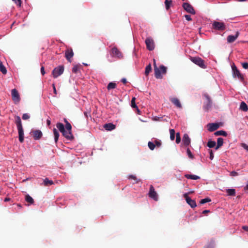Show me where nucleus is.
I'll return each mask as SVG.
<instances>
[{"label":"nucleus","instance_id":"bb28decb","mask_svg":"<svg viewBox=\"0 0 248 248\" xmlns=\"http://www.w3.org/2000/svg\"><path fill=\"white\" fill-rule=\"evenodd\" d=\"M226 192L228 196H235L236 194L235 189L234 188L227 189Z\"/></svg>","mask_w":248,"mask_h":248},{"label":"nucleus","instance_id":"393cba45","mask_svg":"<svg viewBox=\"0 0 248 248\" xmlns=\"http://www.w3.org/2000/svg\"><path fill=\"white\" fill-rule=\"evenodd\" d=\"M53 184H54V183H53V181L49 180L48 178H46L45 179H44L43 180V184L45 186H50V185H53Z\"/></svg>","mask_w":248,"mask_h":248},{"label":"nucleus","instance_id":"473e14b6","mask_svg":"<svg viewBox=\"0 0 248 248\" xmlns=\"http://www.w3.org/2000/svg\"><path fill=\"white\" fill-rule=\"evenodd\" d=\"M172 0H166L165 1V7L166 10H169L172 4Z\"/></svg>","mask_w":248,"mask_h":248},{"label":"nucleus","instance_id":"bf43d9fd","mask_svg":"<svg viewBox=\"0 0 248 248\" xmlns=\"http://www.w3.org/2000/svg\"><path fill=\"white\" fill-rule=\"evenodd\" d=\"M209 212H210V210H205L202 211V213L203 214H206V213H209Z\"/></svg>","mask_w":248,"mask_h":248},{"label":"nucleus","instance_id":"c9c22d12","mask_svg":"<svg viewBox=\"0 0 248 248\" xmlns=\"http://www.w3.org/2000/svg\"><path fill=\"white\" fill-rule=\"evenodd\" d=\"M170 139L171 140H173L175 139V130L173 129L170 130Z\"/></svg>","mask_w":248,"mask_h":248},{"label":"nucleus","instance_id":"f3484780","mask_svg":"<svg viewBox=\"0 0 248 248\" xmlns=\"http://www.w3.org/2000/svg\"><path fill=\"white\" fill-rule=\"evenodd\" d=\"M190 139L187 134H185L182 139V142L185 146H187L190 144Z\"/></svg>","mask_w":248,"mask_h":248},{"label":"nucleus","instance_id":"de8ad7c7","mask_svg":"<svg viewBox=\"0 0 248 248\" xmlns=\"http://www.w3.org/2000/svg\"><path fill=\"white\" fill-rule=\"evenodd\" d=\"M230 175L231 176L234 177V176H238L239 175V174L237 172H236L235 171H232L230 172Z\"/></svg>","mask_w":248,"mask_h":248},{"label":"nucleus","instance_id":"aec40b11","mask_svg":"<svg viewBox=\"0 0 248 248\" xmlns=\"http://www.w3.org/2000/svg\"><path fill=\"white\" fill-rule=\"evenodd\" d=\"M238 32L235 35H230L227 37V42L228 43H232L238 37Z\"/></svg>","mask_w":248,"mask_h":248},{"label":"nucleus","instance_id":"8fccbe9b","mask_svg":"<svg viewBox=\"0 0 248 248\" xmlns=\"http://www.w3.org/2000/svg\"><path fill=\"white\" fill-rule=\"evenodd\" d=\"M13 1L15 2L16 4L18 6H21V0H12Z\"/></svg>","mask_w":248,"mask_h":248},{"label":"nucleus","instance_id":"7ed1b4c3","mask_svg":"<svg viewBox=\"0 0 248 248\" xmlns=\"http://www.w3.org/2000/svg\"><path fill=\"white\" fill-rule=\"evenodd\" d=\"M154 65L155 66V75L156 78L161 79L162 78V74H165L167 72V68L165 66L161 65L159 68L157 67L155 61L154 60Z\"/></svg>","mask_w":248,"mask_h":248},{"label":"nucleus","instance_id":"7c9ffc66","mask_svg":"<svg viewBox=\"0 0 248 248\" xmlns=\"http://www.w3.org/2000/svg\"><path fill=\"white\" fill-rule=\"evenodd\" d=\"M25 200L27 202H29L30 204H32L34 202V200L28 194L26 196Z\"/></svg>","mask_w":248,"mask_h":248},{"label":"nucleus","instance_id":"0e129e2a","mask_svg":"<svg viewBox=\"0 0 248 248\" xmlns=\"http://www.w3.org/2000/svg\"><path fill=\"white\" fill-rule=\"evenodd\" d=\"M84 114L86 117H88V113L87 112H84Z\"/></svg>","mask_w":248,"mask_h":248},{"label":"nucleus","instance_id":"603ef678","mask_svg":"<svg viewBox=\"0 0 248 248\" xmlns=\"http://www.w3.org/2000/svg\"><path fill=\"white\" fill-rule=\"evenodd\" d=\"M185 17L186 18V19L187 21H191L192 20L191 16L189 15H185Z\"/></svg>","mask_w":248,"mask_h":248},{"label":"nucleus","instance_id":"2f4dec72","mask_svg":"<svg viewBox=\"0 0 248 248\" xmlns=\"http://www.w3.org/2000/svg\"><path fill=\"white\" fill-rule=\"evenodd\" d=\"M152 70V66L151 64H149L145 67V74L146 75H148L150 72Z\"/></svg>","mask_w":248,"mask_h":248},{"label":"nucleus","instance_id":"a19ab883","mask_svg":"<svg viewBox=\"0 0 248 248\" xmlns=\"http://www.w3.org/2000/svg\"><path fill=\"white\" fill-rule=\"evenodd\" d=\"M186 153H187L188 156L190 158H191V159L194 158V155L192 154V153H191V152L190 151V149L188 148H187V149H186Z\"/></svg>","mask_w":248,"mask_h":248},{"label":"nucleus","instance_id":"c85d7f7f","mask_svg":"<svg viewBox=\"0 0 248 248\" xmlns=\"http://www.w3.org/2000/svg\"><path fill=\"white\" fill-rule=\"evenodd\" d=\"M214 135L216 136L221 135L226 137L227 136V133L224 130H219L215 132Z\"/></svg>","mask_w":248,"mask_h":248},{"label":"nucleus","instance_id":"1a4fd4ad","mask_svg":"<svg viewBox=\"0 0 248 248\" xmlns=\"http://www.w3.org/2000/svg\"><path fill=\"white\" fill-rule=\"evenodd\" d=\"M232 76L233 78L237 77L239 79H240L241 81L244 80V77L241 74L239 70L237 68L235 65H233L232 66Z\"/></svg>","mask_w":248,"mask_h":248},{"label":"nucleus","instance_id":"f03ea898","mask_svg":"<svg viewBox=\"0 0 248 248\" xmlns=\"http://www.w3.org/2000/svg\"><path fill=\"white\" fill-rule=\"evenodd\" d=\"M56 127L62 133L63 136H64L67 140H72L74 139V137L72 133L67 132L63 124L61 123H58L56 124Z\"/></svg>","mask_w":248,"mask_h":248},{"label":"nucleus","instance_id":"49530a36","mask_svg":"<svg viewBox=\"0 0 248 248\" xmlns=\"http://www.w3.org/2000/svg\"><path fill=\"white\" fill-rule=\"evenodd\" d=\"M78 70V65H75L72 68V71L74 73H77Z\"/></svg>","mask_w":248,"mask_h":248},{"label":"nucleus","instance_id":"b1692460","mask_svg":"<svg viewBox=\"0 0 248 248\" xmlns=\"http://www.w3.org/2000/svg\"><path fill=\"white\" fill-rule=\"evenodd\" d=\"M185 176L186 178L191 180H197L200 178V177L199 176L194 174H186L185 175Z\"/></svg>","mask_w":248,"mask_h":248},{"label":"nucleus","instance_id":"864d4df0","mask_svg":"<svg viewBox=\"0 0 248 248\" xmlns=\"http://www.w3.org/2000/svg\"><path fill=\"white\" fill-rule=\"evenodd\" d=\"M41 73L42 75H44L45 74V68L44 66H42L41 68Z\"/></svg>","mask_w":248,"mask_h":248},{"label":"nucleus","instance_id":"a878e982","mask_svg":"<svg viewBox=\"0 0 248 248\" xmlns=\"http://www.w3.org/2000/svg\"><path fill=\"white\" fill-rule=\"evenodd\" d=\"M223 144V139L222 138H218L217 139V145L215 147V150H217Z\"/></svg>","mask_w":248,"mask_h":248},{"label":"nucleus","instance_id":"c03bdc74","mask_svg":"<svg viewBox=\"0 0 248 248\" xmlns=\"http://www.w3.org/2000/svg\"><path fill=\"white\" fill-rule=\"evenodd\" d=\"M241 146L243 149H244L245 150H246L247 152H248V145L247 144L245 143H242L241 144Z\"/></svg>","mask_w":248,"mask_h":248},{"label":"nucleus","instance_id":"e2e57ef3","mask_svg":"<svg viewBox=\"0 0 248 248\" xmlns=\"http://www.w3.org/2000/svg\"><path fill=\"white\" fill-rule=\"evenodd\" d=\"M10 200V198H6L4 199V202H8V201H9Z\"/></svg>","mask_w":248,"mask_h":248},{"label":"nucleus","instance_id":"20e7f679","mask_svg":"<svg viewBox=\"0 0 248 248\" xmlns=\"http://www.w3.org/2000/svg\"><path fill=\"white\" fill-rule=\"evenodd\" d=\"M110 55L112 57L118 60H121L124 58L122 52L115 46L112 47L110 50Z\"/></svg>","mask_w":248,"mask_h":248},{"label":"nucleus","instance_id":"72a5a7b5","mask_svg":"<svg viewBox=\"0 0 248 248\" xmlns=\"http://www.w3.org/2000/svg\"><path fill=\"white\" fill-rule=\"evenodd\" d=\"M216 143L215 141L210 140L207 142V146L210 148H213L216 146Z\"/></svg>","mask_w":248,"mask_h":248},{"label":"nucleus","instance_id":"ddd939ff","mask_svg":"<svg viewBox=\"0 0 248 248\" xmlns=\"http://www.w3.org/2000/svg\"><path fill=\"white\" fill-rule=\"evenodd\" d=\"M149 197L154 200L157 201L158 200V195L155 192L154 186L151 185L150 186V190L148 193Z\"/></svg>","mask_w":248,"mask_h":248},{"label":"nucleus","instance_id":"ea45409f","mask_svg":"<svg viewBox=\"0 0 248 248\" xmlns=\"http://www.w3.org/2000/svg\"><path fill=\"white\" fill-rule=\"evenodd\" d=\"M0 71L4 74L7 72V70L1 62L0 63Z\"/></svg>","mask_w":248,"mask_h":248},{"label":"nucleus","instance_id":"5701e85b","mask_svg":"<svg viewBox=\"0 0 248 248\" xmlns=\"http://www.w3.org/2000/svg\"><path fill=\"white\" fill-rule=\"evenodd\" d=\"M239 109L246 112L248 110V106L244 101H242L240 103Z\"/></svg>","mask_w":248,"mask_h":248},{"label":"nucleus","instance_id":"4468645a","mask_svg":"<svg viewBox=\"0 0 248 248\" xmlns=\"http://www.w3.org/2000/svg\"><path fill=\"white\" fill-rule=\"evenodd\" d=\"M206 101L204 103L203 108L205 111H208L212 106V101L208 95H205Z\"/></svg>","mask_w":248,"mask_h":248},{"label":"nucleus","instance_id":"f704fd0d","mask_svg":"<svg viewBox=\"0 0 248 248\" xmlns=\"http://www.w3.org/2000/svg\"><path fill=\"white\" fill-rule=\"evenodd\" d=\"M135 97H133L132 99V100H131V107L133 108H136L137 110V111L138 112H140V110L139 109L137 105L136 104L135 102Z\"/></svg>","mask_w":248,"mask_h":248},{"label":"nucleus","instance_id":"f8f14e48","mask_svg":"<svg viewBox=\"0 0 248 248\" xmlns=\"http://www.w3.org/2000/svg\"><path fill=\"white\" fill-rule=\"evenodd\" d=\"M183 8L186 10L187 13H190L192 15H195L196 12L195 10L194 9L192 6L189 3L184 2L182 5Z\"/></svg>","mask_w":248,"mask_h":248},{"label":"nucleus","instance_id":"6e6d98bb","mask_svg":"<svg viewBox=\"0 0 248 248\" xmlns=\"http://www.w3.org/2000/svg\"><path fill=\"white\" fill-rule=\"evenodd\" d=\"M129 179H134V180H137V179H136V176H134V175H129Z\"/></svg>","mask_w":248,"mask_h":248},{"label":"nucleus","instance_id":"39448f33","mask_svg":"<svg viewBox=\"0 0 248 248\" xmlns=\"http://www.w3.org/2000/svg\"><path fill=\"white\" fill-rule=\"evenodd\" d=\"M190 60L195 64L198 65L200 67L205 69L206 65L204 64V61L201 58L198 57H191Z\"/></svg>","mask_w":248,"mask_h":248},{"label":"nucleus","instance_id":"79ce46f5","mask_svg":"<svg viewBox=\"0 0 248 248\" xmlns=\"http://www.w3.org/2000/svg\"><path fill=\"white\" fill-rule=\"evenodd\" d=\"M181 141V136L179 132L176 133V143H179Z\"/></svg>","mask_w":248,"mask_h":248},{"label":"nucleus","instance_id":"a211bd4d","mask_svg":"<svg viewBox=\"0 0 248 248\" xmlns=\"http://www.w3.org/2000/svg\"><path fill=\"white\" fill-rule=\"evenodd\" d=\"M74 53L72 49H67L65 51V57L67 61L71 62V59L73 57Z\"/></svg>","mask_w":248,"mask_h":248},{"label":"nucleus","instance_id":"2eb2a0df","mask_svg":"<svg viewBox=\"0 0 248 248\" xmlns=\"http://www.w3.org/2000/svg\"><path fill=\"white\" fill-rule=\"evenodd\" d=\"M32 132L33 137L34 140H38L40 139L43 136L42 132L40 130H35L32 131Z\"/></svg>","mask_w":248,"mask_h":248},{"label":"nucleus","instance_id":"f257e3e1","mask_svg":"<svg viewBox=\"0 0 248 248\" xmlns=\"http://www.w3.org/2000/svg\"><path fill=\"white\" fill-rule=\"evenodd\" d=\"M15 123L18 130L19 141L20 143H22L24 141V134L21 118L19 116H15Z\"/></svg>","mask_w":248,"mask_h":248},{"label":"nucleus","instance_id":"69168bd1","mask_svg":"<svg viewBox=\"0 0 248 248\" xmlns=\"http://www.w3.org/2000/svg\"><path fill=\"white\" fill-rule=\"evenodd\" d=\"M83 64H84L85 65H88V64L87 63H83Z\"/></svg>","mask_w":248,"mask_h":248},{"label":"nucleus","instance_id":"cd10ccee","mask_svg":"<svg viewBox=\"0 0 248 248\" xmlns=\"http://www.w3.org/2000/svg\"><path fill=\"white\" fill-rule=\"evenodd\" d=\"M53 131V134H54V136L55 142L56 143L58 140L60 135H59V132L57 131V130L56 128H54Z\"/></svg>","mask_w":248,"mask_h":248},{"label":"nucleus","instance_id":"c756f323","mask_svg":"<svg viewBox=\"0 0 248 248\" xmlns=\"http://www.w3.org/2000/svg\"><path fill=\"white\" fill-rule=\"evenodd\" d=\"M116 84L114 82H110L107 86V89L108 90L115 89L116 87Z\"/></svg>","mask_w":248,"mask_h":248},{"label":"nucleus","instance_id":"09e8293b","mask_svg":"<svg viewBox=\"0 0 248 248\" xmlns=\"http://www.w3.org/2000/svg\"><path fill=\"white\" fill-rule=\"evenodd\" d=\"M209 159L212 160L214 158V153L212 150H210L209 152Z\"/></svg>","mask_w":248,"mask_h":248},{"label":"nucleus","instance_id":"412c9836","mask_svg":"<svg viewBox=\"0 0 248 248\" xmlns=\"http://www.w3.org/2000/svg\"><path fill=\"white\" fill-rule=\"evenodd\" d=\"M64 122L65 123V130L67 132L72 133V126L66 119H64Z\"/></svg>","mask_w":248,"mask_h":248},{"label":"nucleus","instance_id":"5fc2aeb1","mask_svg":"<svg viewBox=\"0 0 248 248\" xmlns=\"http://www.w3.org/2000/svg\"><path fill=\"white\" fill-rule=\"evenodd\" d=\"M52 87H53V89L54 93L55 94H57V91H56V88H55V84L54 83L52 84Z\"/></svg>","mask_w":248,"mask_h":248},{"label":"nucleus","instance_id":"9b49d317","mask_svg":"<svg viewBox=\"0 0 248 248\" xmlns=\"http://www.w3.org/2000/svg\"><path fill=\"white\" fill-rule=\"evenodd\" d=\"M145 44L146 45L147 48L152 51L155 48V43L153 39L151 37H148L145 40Z\"/></svg>","mask_w":248,"mask_h":248},{"label":"nucleus","instance_id":"4d7b16f0","mask_svg":"<svg viewBox=\"0 0 248 248\" xmlns=\"http://www.w3.org/2000/svg\"><path fill=\"white\" fill-rule=\"evenodd\" d=\"M242 229H243L244 230H245V231H246L248 232V226H243L242 227Z\"/></svg>","mask_w":248,"mask_h":248},{"label":"nucleus","instance_id":"423d86ee","mask_svg":"<svg viewBox=\"0 0 248 248\" xmlns=\"http://www.w3.org/2000/svg\"><path fill=\"white\" fill-rule=\"evenodd\" d=\"M212 28L214 30L219 31H223L226 29L225 25L223 22L217 21H214L212 23Z\"/></svg>","mask_w":248,"mask_h":248},{"label":"nucleus","instance_id":"e433bc0d","mask_svg":"<svg viewBox=\"0 0 248 248\" xmlns=\"http://www.w3.org/2000/svg\"><path fill=\"white\" fill-rule=\"evenodd\" d=\"M211 201V200L210 198H205L204 199H202L200 202L201 204H203L204 203H206L207 202H210Z\"/></svg>","mask_w":248,"mask_h":248},{"label":"nucleus","instance_id":"3c124183","mask_svg":"<svg viewBox=\"0 0 248 248\" xmlns=\"http://www.w3.org/2000/svg\"><path fill=\"white\" fill-rule=\"evenodd\" d=\"M242 65L244 69H248V62H242Z\"/></svg>","mask_w":248,"mask_h":248},{"label":"nucleus","instance_id":"37998d69","mask_svg":"<svg viewBox=\"0 0 248 248\" xmlns=\"http://www.w3.org/2000/svg\"><path fill=\"white\" fill-rule=\"evenodd\" d=\"M30 115L28 113H24L22 115V119L24 120H28L29 119H30Z\"/></svg>","mask_w":248,"mask_h":248},{"label":"nucleus","instance_id":"6e6552de","mask_svg":"<svg viewBox=\"0 0 248 248\" xmlns=\"http://www.w3.org/2000/svg\"><path fill=\"white\" fill-rule=\"evenodd\" d=\"M184 198L185 199L187 203L191 207V208H195L197 206V204L196 202L192 200L189 196H188V193H184L183 195Z\"/></svg>","mask_w":248,"mask_h":248},{"label":"nucleus","instance_id":"680f3d73","mask_svg":"<svg viewBox=\"0 0 248 248\" xmlns=\"http://www.w3.org/2000/svg\"><path fill=\"white\" fill-rule=\"evenodd\" d=\"M244 189L245 190H248V181L247 185H246V186L245 187Z\"/></svg>","mask_w":248,"mask_h":248},{"label":"nucleus","instance_id":"6ab92c4d","mask_svg":"<svg viewBox=\"0 0 248 248\" xmlns=\"http://www.w3.org/2000/svg\"><path fill=\"white\" fill-rule=\"evenodd\" d=\"M170 101L177 108H182V105L178 98H172L170 99Z\"/></svg>","mask_w":248,"mask_h":248},{"label":"nucleus","instance_id":"13d9d810","mask_svg":"<svg viewBox=\"0 0 248 248\" xmlns=\"http://www.w3.org/2000/svg\"><path fill=\"white\" fill-rule=\"evenodd\" d=\"M121 81H122L123 83H124V84L126 83V82H127V81H126V78H123L121 79Z\"/></svg>","mask_w":248,"mask_h":248},{"label":"nucleus","instance_id":"052dcab7","mask_svg":"<svg viewBox=\"0 0 248 248\" xmlns=\"http://www.w3.org/2000/svg\"><path fill=\"white\" fill-rule=\"evenodd\" d=\"M46 123H47V124L48 125H49L50 124H51V121H50V120H49V119H47V120H46Z\"/></svg>","mask_w":248,"mask_h":248},{"label":"nucleus","instance_id":"a18cd8bd","mask_svg":"<svg viewBox=\"0 0 248 248\" xmlns=\"http://www.w3.org/2000/svg\"><path fill=\"white\" fill-rule=\"evenodd\" d=\"M154 143L155 144V146L157 147H160L161 145V141L159 140H155Z\"/></svg>","mask_w":248,"mask_h":248},{"label":"nucleus","instance_id":"58836bf2","mask_svg":"<svg viewBox=\"0 0 248 248\" xmlns=\"http://www.w3.org/2000/svg\"><path fill=\"white\" fill-rule=\"evenodd\" d=\"M215 245V242L214 241H211L209 244L204 247V248H214Z\"/></svg>","mask_w":248,"mask_h":248},{"label":"nucleus","instance_id":"9d476101","mask_svg":"<svg viewBox=\"0 0 248 248\" xmlns=\"http://www.w3.org/2000/svg\"><path fill=\"white\" fill-rule=\"evenodd\" d=\"M12 98L15 104L18 103L20 98L18 91L16 89H12L11 91Z\"/></svg>","mask_w":248,"mask_h":248},{"label":"nucleus","instance_id":"0eeeda50","mask_svg":"<svg viewBox=\"0 0 248 248\" xmlns=\"http://www.w3.org/2000/svg\"><path fill=\"white\" fill-rule=\"evenodd\" d=\"M64 71V67L63 65H60L55 68L52 72V75L54 78H57L61 75Z\"/></svg>","mask_w":248,"mask_h":248},{"label":"nucleus","instance_id":"4c0bfd02","mask_svg":"<svg viewBox=\"0 0 248 248\" xmlns=\"http://www.w3.org/2000/svg\"><path fill=\"white\" fill-rule=\"evenodd\" d=\"M148 146L151 150H153L155 148V145L154 142L152 141H149L148 143Z\"/></svg>","mask_w":248,"mask_h":248},{"label":"nucleus","instance_id":"4be33fe9","mask_svg":"<svg viewBox=\"0 0 248 248\" xmlns=\"http://www.w3.org/2000/svg\"><path fill=\"white\" fill-rule=\"evenodd\" d=\"M104 128L106 130L111 131L115 128V125L112 123L106 124L104 125Z\"/></svg>","mask_w":248,"mask_h":248},{"label":"nucleus","instance_id":"dca6fc26","mask_svg":"<svg viewBox=\"0 0 248 248\" xmlns=\"http://www.w3.org/2000/svg\"><path fill=\"white\" fill-rule=\"evenodd\" d=\"M208 130L210 132L215 131L219 127V125L217 123H210L207 125Z\"/></svg>","mask_w":248,"mask_h":248}]
</instances>
